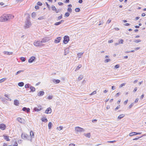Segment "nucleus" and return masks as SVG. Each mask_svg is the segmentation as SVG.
Masks as SVG:
<instances>
[{"label":"nucleus","mask_w":146,"mask_h":146,"mask_svg":"<svg viewBox=\"0 0 146 146\" xmlns=\"http://www.w3.org/2000/svg\"><path fill=\"white\" fill-rule=\"evenodd\" d=\"M14 16L11 14H5L0 17V22H5L13 19Z\"/></svg>","instance_id":"nucleus-1"},{"label":"nucleus","mask_w":146,"mask_h":146,"mask_svg":"<svg viewBox=\"0 0 146 146\" xmlns=\"http://www.w3.org/2000/svg\"><path fill=\"white\" fill-rule=\"evenodd\" d=\"M21 137L22 139L25 140H29L30 139V140L31 141V139L30 136L29 135H28L27 134H25V133H22L21 135Z\"/></svg>","instance_id":"nucleus-2"},{"label":"nucleus","mask_w":146,"mask_h":146,"mask_svg":"<svg viewBox=\"0 0 146 146\" xmlns=\"http://www.w3.org/2000/svg\"><path fill=\"white\" fill-rule=\"evenodd\" d=\"M31 25V23L30 21V20L27 19L25 23V28H29Z\"/></svg>","instance_id":"nucleus-3"},{"label":"nucleus","mask_w":146,"mask_h":146,"mask_svg":"<svg viewBox=\"0 0 146 146\" xmlns=\"http://www.w3.org/2000/svg\"><path fill=\"white\" fill-rule=\"evenodd\" d=\"M63 42L65 44H67L69 40V38L68 36H65L64 37Z\"/></svg>","instance_id":"nucleus-4"},{"label":"nucleus","mask_w":146,"mask_h":146,"mask_svg":"<svg viewBox=\"0 0 146 146\" xmlns=\"http://www.w3.org/2000/svg\"><path fill=\"white\" fill-rule=\"evenodd\" d=\"M75 130L77 132H84V129L79 127H75Z\"/></svg>","instance_id":"nucleus-5"},{"label":"nucleus","mask_w":146,"mask_h":146,"mask_svg":"<svg viewBox=\"0 0 146 146\" xmlns=\"http://www.w3.org/2000/svg\"><path fill=\"white\" fill-rule=\"evenodd\" d=\"M34 44L36 46H40L42 45V44H41V42L39 41H35L34 42Z\"/></svg>","instance_id":"nucleus-6"},{"label":"nucleus","mask_w":146,"mask_h":146,"mask_svg":"<svg viewBox=\"0 0 146 146\" xmlns=\"http://www.w3.org/2000/svg\"><path fill=\"white\" fill-rule=\"evenodd\" d=\"M6 128V125L3 123L0 124V129L2 130H4Z\"/></svg>","instance_id":"nucleus-7"},{"label":"nucleus","mask_w":146,"mask_h":146,"mask_svg":"<svg viewBox=\"0 0 146 146\" xmlns=\"http://www.w3.org/2000/svg\"><path fill=\"white\" fill-rule=\"evenodd\" d=\"M35 57L34 56H33L31 57L29 60L28 62L29 63H32L35 60Z\"/></svg>","instance_id":"nucleus-8"},{"label":"nucleus","mask_w":146,"mask_h":146,"mask_svg":"<svg viewBox=\"0 0 146 146\" xmlns=\"http://www.w3.org/2000/svg\"><path fill=\"white\" fill-rule=\"evenodd\" d=\"M52 112L51 109L50 108H48L45 111V113L47 114L50 113Z\"/></svg>","instance_id":"nucleus-9"},{"label":"nucleus","mask_w":146,"mask_h":146,"mask_svg":"<svg viewBox=\"0 0 146 146\" xmlns=\"http://www.w3.org/2000/svg\"><path fill=\"white\" fill-rule=\"evenodd\" d=\"M61 39V38L60 37H59L57 38L54 40V42L56 43H59L60 42Z\"/></svg>","instance_id":"nucleus-10"},{"label":"nucleus","mask_w":146,"mask_h":146,"mask_svg":"<svg viewBox=\"0 0 146 146\" xmlns=\"http://www.w3.org/2000/svg\"><path fill=\"white\" fill-rule=\"evenodd\" d=\"M22 110L24 111H26L27 113L30 111V109L29 108L24 107L22 108Z\"/></svg>","instance_id":"nucleus-11"},{"label":"nucleus","mask_w":146,"mask_h":146,"mask_svg":"<svg viewBox=\"0 0 146 146\" xmlns=\"http://www.w3.org/2000/svg\"><path fill=\"white\" fill-rule=\"evenodd\" d=\"M17 120L19 122L21 123H23V122L25 121V120L24 119L20 117H18L17 118Z\"/></svg>","instance_id":"nucleus-12"},{"label":"nucleus","mask_w":146,"mask_h":146,"mask_svg":"<svg viewBox=\"0 0 146 146\" xmlns=\"http://www.w3.org/2000/svg\"><path fill=\"white\" fill-rule=\"evenodd\" d=\"M64 20H61L59 22H56V23H54V25H56V26L62 23H63L64 22Z\"/></svg>","instance_id":"nucleus-13"},{"label":"nucleus","mask_w":146,"mask_h":146,"mask_svg":"<svg viewBox=\"0 0 146 146\" xmlns=\"http://www.w3.org/2000/svg\"><path fill=\"white\" fill-rule=\"evenodd\" d=\"M44 93V91H40L38 94L37 95L39 96H41L43 95Z\"/></svg>","instance_id":"nucleus-14"},{"label":"nucleus","mask_w":146,"mask_h":146,"mask_svg":"<svg viewBox=\"0 0 146 146\" xmlns=\"http://www.w3.org/2000/svg\"><path fill=\"white\" fill-rule=\"evenodd\" d=\"M41 106H40V107H38V108H37V107H35L34 108V110L35 111H40L41 109Z\"/></svg>","instance_id":"nucleus-15"},{"label":"nucleus","mask_w":146,"mask_h":146,"mask_svg":"<svg viewBox=\"0 0 146 146\" xmlns=\"http://www.w3.org/2000/svg\"><path fill=\"white\" fill-rule=\"evenodd\" d=\"M135 133L136 134H137V135H140V134H141V133H137V132H132L130 133L129 134V135L130 136H133V135H132V134H133V133Z\"/></svg>","instance_id":"nucleus-16"},{"label":"nucleus","mask_w":146,"mask_h":146,"mask_svg":"<svg viewBox=\"0 0 146 146\" xmlns=\"http://www.w3.org/2000/svg\"><path fill=\"white\" fill-rule=\"evenodd\" d=\"M4 54L7 55H10L12 54V52H9L8 51H4L3 52Z\"/></svg>","instance_id":"nucleus-17"},{"label":"nucleus","mask_w":146,"mask_h":146,"mask_svg":"<svg viewBox=\"0 0 146 146\" xmlns=\"http://www.w3.org/2000/svg\"><path fill=\"white\" fill-rule=\"evenodd\" d=\"M4 137V138L7 141H10V139L9 138V136H6L5 135H3V136Z\"/></svg>","instance_id":"nucleus-18"},{"label":"nucleus","mask_w":146,"mask_h":146,"mask_svg":"<svg viewBox=\"0 0 146 146\" xmlns=\"http://www.w3.org/2000/svg\"><path fill=\"white\" fill-rule=\"evenodd\" d=\"M30 88L31 89V91H30V92H34L35 91V88L33 86H31L30 87Z\"/></svg>","instance_id":"nucleus-19"},{"label":"nucleus","mask_w":146,"mask_h":146,"mask_svg":"<svg viewBox=\"0 0 146 146\" xmlns=\"http://www.w3.org/2000/svg\"><path fill=\"white\" fill-rule=\"evenodd\" d=\"M41 120L43 122H46L48 120L45 117H43L41 119Z\"/></svg>","instance_id":"nucleus-20"},{"label":"nucleus","mask_w":146,"mask_h":146,"mask_svg":"<svg viewBox=\"0 0 146 146\" xmlns=\"http://www.w3.org/2000/svg\"><path fill=\"white\" fill-rule=\"evenodd\" d=\"M14 104L16 106H18L19 104V101L17 100H15L14 101Z\"/></svg>","instance_id":"nucleus-21"},{"label":"nucleus","mask_w":146,"mask_h":146,"mask_svg":"<svg viewBox=\"0 0 146 146\" xmlns=\"http://www.w3.org/2000/svg\"><path fill=\"white\" fill-rule=\"evenodd\" d=\"M52 81L54 83H58L60 82V80H59L53 79L52 80Z\"/></svg>","instance_id":"nucleus-22"},{"label":"nucleus","mask_w":146,"mask_h":146,"mask_svg":"<svg viewBox=\"0 0 146 146\" xmlns=\"http://www.w3.org/2000/svg\"><path fill=\"white\" fill-rule=\"evenodd\" d=\"M125 115L123 114H121L120 115H119L118 117V119H121L122 118H123L124 116Z\"/></svg>","instance_id":"nucleus-23"},{"label":"nucleus","mask_w":146,"mask_h":146,"mask_svg":"<svg viewBox=\"0 0 146 146\" xmlns=\"http://www.w3.org/2000/svg\"><path fill=\"white\" fill-rule=\"evenodd\" d=\"M24 83L23 82H20L18 83V85L20 87H22L24 85Z\"/></svg>","instance_id":"nucleus-24"},{"label":"nucleus","mask_w":146,"mask_h":146,"mask_svg":"<svg viewBox=\"0 0 146 146\" xmlns=\"http://www.w3.org/2000/svg\"><path fill=\"white\" fill-rule=\"evenodd\" d=\"M47 41V40L45 38H43L41 41H40V42H41V44H42V43H45Z\"/></svg>","instance_id":"nucleus-25"},{"label":"nucleus","mask_w":146,"mask_h":146,"mask_svg":"<svg viewBox=\"0 0 146 146\" xmlns=\"http://www.w3.org/2000/svg\"><path fill=\"white\" fill-rule=\"evenodd\" d=\"M84 52H80L78 54V57L79 58H80L81 57V56L83 54Z\"/></svg>","instance_id":"nucleus-26"},{"label":"nucleus","mask_w":146,"mask_h":146,"mask_svg":"<svg viewBox=\"0 0 146 146\" xmlns=\"http://www.w3.org/2000/svg\"><path fill=\"white\" fill-rule=\"evenodd\" d=\"M82 67V65L81 64H79L76 68V69L75 71H76L77 70H78L79 69H80Z\"/></svg>","instance_id":"nucleus-27"},{"label":"nucleus","mask_w":146,"mask_h":146,"mask_svg":"<svg viewBox=\"0 0 146 146\" xmlns=\"http://www.w3.org/2000/svg\"><path fill=\"white\" fill-rule=\"evenodd\" d=\"M84 135L86 137L88 138H90V133H88L87 134H84Z\"/></svg>","instance_id":"nucleus-28"},{"label":"nucleus","mask_w":146,"mask_h":146,"mask_svg":"<svg viewBox=\"0 0 146 146\" xmlns=\"http://www.w3.org/2000/svg\"><path fill=\"white\" fill-rule=\"evenodd\" d=\"M30 85L29 84H27L25 85V87L26 88H28L29 87L30 88Z\"/></svg>","instance_id":"nucleus-29"},{"label":"nucleus","mask_w":146,"mask_h":146,"mask_svg":"<svg viewBox=\"0 0 146 146\" xmlns=\"http://www.w3.org/2000/svg\"><path fill=\"white\" fill-rule=\"evenodd\" d=\"M111 61V59H106L104 61V62L105 63H107L109 62H110Z\"/></svg>","instance_id":"nucleus-30"},{"label":"nucleus","mask_w":146,"mask_h":146,"mask_svg":"<svg viewBox=\"0 0 146 146\" xmlns=\"http://www.w3.org/2000/svg\"><path fill=\"white\" fill-rule=\"evenodd\" d=\"M52 123L51 122H49L48 124V127L49 129H50L51 128Z\"/></svg>","instance_id":"nucleus-31"},{"label":"nucleus","mask_w":146,"mask_h":146,"mask_svg":"<svg viewBox=\"0 0 146 146\" xmlns=\"http://www.w3.org/2000/svg\"><path fill=\"white\" fill-rule=\"evenodd\" d=\"M34 135V133L32 131H31L30 132V135H29V136H30L31 138L32 136H33Z\"/></svg>","instance_id":"nucleus-32"},{"label":"nucleus","mask_w":146,"mask_h":146,"mask_svg":"<svg viewBox=\"0 0 146 146\" xmlns=\"http://www.w3.org/2000/svg\"><path fill=\"white\" fill-rule=\"evenodd\" d=\"M4 96L5 97L7 98L6 99V100L9 101L11 100V99L8 97V95L7 94H5Z\"/></svg>","instance_id":"nucleus-33"},{"label":"nucleus","mask_w":146,"mask_h":146,"mask_svg":"<svg viewBox=\"0 0 146 146\" xmlns=\"http://www.w3.org/2000/svg\"><path fill=\"white\" fill-rule=\"evenodd\" d=\"M83 78V76L82 75H80V76L78 78V80H80L82 79Z\"/></svg>","instance_id":"nucleus-34"},{"label":"nucleus","mask_w":146,"mask_h":146,"mask_svg":"<svg viewBox=\"0 0 146 146\" xmlns=\"http://www.w3.org/2000/svg\"><path fill=\"white\" fill-rule=\"evenodd\" d=\"M70 15V14L68 12L66 13L65 14L64 17H68Z\"/></svg>","instance_id":"nucleus-35"},{"label":"nucleus","mask_w":146,"mask_h":146,"mask_svg":"<svg viewBox=\"0 0 146 146\" xmlns=\"http://www.w3.org/2000/svg\"><path fill=\"white\" fill-rule=\"evenodd\" d=\"M52 10L53 11H55V10H56V9L55 7L54 6L52 5Z\"/></svg>","instance_id":"nucleus-36"},{"label":"nucleus","mask_w":146,"mask_h":146,"mask_svg":"<svg viewBox=\"0 0 146 146\" xmlns=\"http://www.w3.org/2000/svg\"><path fill=\"white\" fill-rule=\"evenodd\" d=\"M67 11H68V12L71 13L72 12V9H71V8H68V9H67Z\"/></svg>","instance_id":"nucleus-37"},{"label":"nucleus","mask_w":146,"mask_h":146,"mask_svg":"<svg viewBox=\"0 0 146 146\" xmlns=\"http://www.w3.org/2000/svg\"><path fill=\"white\" fill-rule=\"evenodd\" d=\"M62 18V14L60 16H59L57 18V20H59Z\"/></svg>","instance_id":"nucleus-38"},{"label":"nucleus","mask_w":146,"mask_h":146,"mask_svg":"<svg viewBox=\"0 0 146 146\" xmlns=\"http://www.w3.org/2000/svg\"><path fill=\"white\" fill-rule=\"evenodd\" d=\"M80 9L79 8H77L75 9V11L76 12H78L80 11Z\"/></svg>","instance_id":"nucleus-39"},{"label":"nucleus","mask_w":146,"mask_h":146,"mask_svg":"<svg viewBox=\"0 0 146 146\" xmlns=\"http://www.w3.org/2000/svg\"><path fill=\"white\" fill-rule=\"evenodd\" d=\"M20 59L23 62H24L25 60V59L24 57H21Z\"/></svg>","instance_id":"nucleus-40"},{"label":"nucleus","mask_w":146,"mask_h":146,"mask_svg":"<svg viewBox=\"0 0 146 146\" xmlns=\"http://www.w3.org/2000/svg\"><path fill=\"white\" fill-rule=\"evenodd\" d=\"M36 15V13L35 12L31 14V16L32 17H34Z\"/></svg>","instance_id":"nucleus-41"},{"label":"nucleus","mask_w":146,"mask_h":146,"mask_svg":"<svg viewBox=\"0 0 146 146\" xmlns=\"http://www.w3.org/2000/svg\"><path fill=\"white\" fill-rule=\"evenodd\" d=\"M119 41V44H122L123 42V39H119L118 40Z\"/></svg>","instance_id":"nucleus-42"},{"label":"nucleus","mask_w":146,"mask_h":146,"mask_svg":"<svg viewBox=\"0 0 146 146\" xmlns=\"http://www.w3.org/2000/svg\"><path fill=\"white\" fill-rule=\"evenodd\" d=\"M134 103H132L129 106V109H130L132 107V106L134 105Z\"/></svg>","instance_id":"nucleus-43"},{"label":"nucleus","mask_w":146,"mask_h":146,"mask_svg":"<svg viewBox=\"0 0 146 146\" xmlns=\"http://www.w3.org/2000/svg\"><path fill=\"white\" fill-rule=\"evenodd\" d=\"M96 91H94L92 92L91 94H90V95H93L95 94H96Z\"/></svg>","instance_id":"nucleus-44"},{"label":"nucleus","mask_w":146,"mask_h":146,"mask_svg":"<svg viewBox=\"0 0 146 146\" xmlns=\"http://www.w3.org/2000/svg\"><path fill=\"white\" fill-rule=\"evenodd\" d=\"M6 79V78H3L0 80L1 82H2L4 81H5Z\"/></svg>","instance_id":"nucleus-45"},{"label":"nucleus","mask_w":146,"mask_h":146,"mask_svg":"<svg viewBox=\"0 0 146 146\" xmlns=\"http://www.w3.org/2000/svg\"><path fill=\"white\" fill-rule=\"evenodd\" d=\"M120 93L119 92H118L117 94H116L115 95V96L116 97H117L119 96V95H120Z\"/></svg>","instance_id":"nucleus-46"},{"label":"nucleus","mask_w":146,"mask_h":146,"mask_svg":"<svg viewBox=\"0 0 146 146\" xmlns=\"http://www.w3.org/2000/svg\"><path fill=\"white\" fill-rule=\"evenodd\" d=\"M37 4L38 5L41 6L42 5V3L38 1L37 2Z\"/></svg>","instance_id":"nucleus-47"},{"label":"nucleus","mask_w":146,"mask_h":146,"mask_svg":"<svg viewBox=\"0 0 146 146\" xmlns=\"http://www.w3.org/2000/svg\"><path fill=\"white\" fill-rule=\"evenodd\" d=\"M52 98V96H49L48 97V99L49 100H51Z\"/></svg>","instance_id":"nucleus-48"},{"label":"nucleus","mask_w":146,"mask_h":146,"mask_svg":"<svg viewBox=\"0 0 146 146\" xmlns=\"http://www.w3.org/2000/svg\"><path fill=\"white\" fill-rule=\"evenodd\" d=\"M22 71H23V70H19V71H18L15 74L16 75H17L18 74L20 73Z\"/></svg>","instance_id":"nucleus-49"},{"label":"nucleus","mask_w":146,"mask_h":146,"mask_svg":"<svg viewBox=\"0 0 146 146\" xmlns=\"http://www.w3.org/2000/svg\"><path fill=\"white\" fill-rule=\"evenodd\" d=\"M119 67V64H117L115 66V68L117 69Z\"/></svg>","instance_id":"nucleus-50"},{"label":"nucleus","mask_w":146,"mask_h":146,"mask_svg":"<svg viewBox=\"0 0 146 146\" xmlns=\"http://www.w3.org/2000/svg\"><path fill=\"white\" fill-rule=\"evenodd\" d=\"M120 107V105H119L117 106V107L115 109V111H116L118 109H119Z\"/></svg>","instance_id":"nucleus-51"},{"label":"nucleus","mask_w":146,"mask_h":146,"mask_svg":"<svg viewBox=\"0 0 146 146\" xmlns=\"http://www.w3.org/2000/svg\"><path fill=\"white\" fill-rule=\"evenodd\" d=\"M141 40H137L134 41V42L136 43H138L139 42H140Z\"/></svg>","instance_id":"nucleus-52"},{"label":"nucleus","mask_w":146,"mask_h":146,"mask_svg":"<svg viewBox=\"0 0 146 146\" xmlns=\"http://www.w3.org/2000/svg\"><path fill=\"white\" fill-rule=\"evenodd\" d=\"M125 84V83H123L122 84H121V85H120V86H119V87L120 88H121L122 87H123V86H124Z\"/></svg>","instance_id":"nucleus-53"},{"label":"nucleus","mask_w":146,"mask_h":146,"mask_svg":"<svg viewBox=\"0 0 146 146\" xmlns=\"http://www.w3.org/2000/svg\"><path fill=\"white\" fill-rule=\"evenodd\" d=\"M44 19V18L43 17H40L38 18V19L40 20H42V19Z\"/></svg>","instance_id":"nucleus-54"},{"label":"nucleus","mask_w":146,"mask_h":146,"mask_svg":"<svg viewBox=\"0 0 146 146\" xmlns=\"http://www.w3.org/2000/svg\"><path fill=\"white\" fill-rule=\"evenodd\" d=\"M128 102V100H126L124 101V104L125 105L127 104V103Z\"/></svg>","instance_id":"nucleus-55"},{"label":"nucleus","mask_w":146,"mask_h":146,"mask_svg":"<svg viewBox=\"0 0 146 146\" xmlns=\"http://www.w3.org/2000/svg\"><path fill=\"white\" fill-rule=\"evenodd\" d=\"M111 20L108 19L107 22V23L108 24H109L111 22Z\"/></svg>","instance_id":"nucleus-56"},{"label":"nucleus","mask_w":146,"mask_h":146,"mask_svg":"<svg viewBox=\"0 0 146 146\" xmlns=\"http://www.w3.org/2000/svg\"><path fill=\"white\" fill-rule=\"evenodd\" d=\"M69 146H75V145L73 143H70L69 145Z\"/></svg>","instance_id":"nucleus-57"},{"label":"nucleus","mask_w":146,"mask_h":146,"mask_svg":"<svg viewBox=\"0 0 146 146\" xmlns=\"http://www.w3.org/2000/svg\"><path fill=\"white\" fill-rule=\"evenodd\" d=\"M130 25V24L129 23H126L125 24H124V25L125 26H128Z\"/></svg>","instance_id":"nucleus-58"},{"label":"nucleus","mask_w":146,"mask_h":146,"mask_svg":"<svg viewBox=\"0 0 146 146\" xmlns=\"http://www.w3.org/2000/svg\"><path fill=\"white\" fill-rule=\"evenodd\" d=\"M35 9H39V6H38L37 5H36V6H35Z\"/></svg>","instance_id":"nucleus-59"},{"label":"nucleus","mask_w":146,"mask_h":146,"mask_svg":"<svg viewBox=\"0 0 146 146\" xmlns=\"http://www.w3.org/2000/svg\"><path fill=\"white\" fill-rule=\"evenodd\" d=\"M63 3H61V2H58V4L59 5H63Z\"/></svg>","instance_id":"nucleus-60"},{"label":"nucleus","mask_w":146,"mask_h":146,"mask_svg":"<svg viewBox=\"0 0 146 146\" xmlns=\"http://www.w3.org/2000/svg\"><path fill=\"white\" fill-rule=\"evenodd\" d=\"M70 2L69 0H66L64 1L65 3H69Z\"/></svg>","instance_id":"nucleus-61"},{"label":"nucleus","mask_w":146,"mask_h":146,"mask_svg":"<svg viewBox=\"0 0 146 146\" xmlns=\"http://www.w3.org/2000/svg\"><path fill=\"white\" fill-rule=\"evenodd\" d=\"M97 121V120L96 119H93L92 120V122L93 123H94V122H96Z\"/></svg>","instance_id":"nucleus-62"},{"label":"nucleus","mask_w":146,"mask_h":146,"mask_svg":"<svg viewBox=\"0 0 146 146\" xmlns=\"http://www.w3.org/2000/svg\"><path fill=\"white\" fill-rule=\"evenodd\" d=\"M113 42V40H109L108 42L109 43H111Z\"/></svg>","instance_id":"nucleus-63"},{"label":"nucleus","mask_w":146,"mask_h":146,"mask_svg":"<svg viewBox=\"0 0 146 146\" xmlns=\"http://www.w3.org/2000/svg\"><path fill=\"white\" fill-rule=\"evenodd\" d=\"M18 143L17 142L15 143V144L14 145H13V146H18Z\"/></svg>","instance_id":"nucleus-64"}]
</instances>
